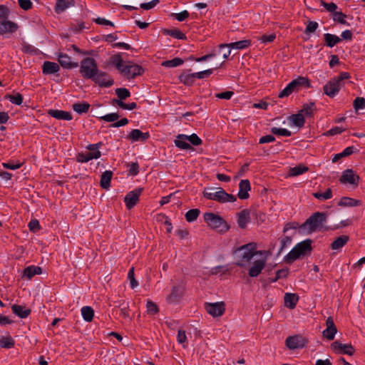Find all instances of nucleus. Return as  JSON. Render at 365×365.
<instances>
[{
    "mask_svg": "<svg viewBox=\"0 0 365 365\" xmlns=\"http://www.w3.org/2000/svg\"><path fill=\"white\" fill-rule=\"evenodd\" d=\"M110 63L118 69L120 73L127 78H133L140 75L142 68L130 61H125L119 54L110 58Z\"/></svg>",
    "mask_w": 365,
    "mask_h": 365,
    "instance_id": "1",
    "label": "nucleus"
},
{
    "mask_svg": "<svg viewBox=\"0 0 365 365\" xmlns=\"http://www.w3.org/2000/svg\"><path fill=\"white\" fill-rule=\"evenodd\" d=\"M259 252L257 250V245L254 242L242 245L235 251V264L241 267H247L248 263L259 255Z\"/></svg>",
    "mask_w": 365,
    "mask_h": 365,
    "instance_id": "2",
    "label": "nucleus"
},
{
    "mask_svg": "<svg viewBox=\"0 0 365 365\" xmlns=\"http://www.w3.org/2000/svg\"><path fill=\"white\" fill-rule=\"evenodd\" d=\"M327 215L323 212H317L312 215L306 222L301 226V229L308 233L315 231L327 230L325 226Z\"/></svg>",
    "mask_w": 365,
    "mask_h": 365,
    "instance_id": "3",
    "label": "nucleus"
},
{
    "mask_svg": "<svg viewBox=\"0 0 365 365\" xmlns=\"http://www.w3.org/2000/svg\"><path fill=\"white\" fill-rule=\"evenodd\" d=\"M205 197L208 200H215L220 202H233L236 201V197L227 193L222 188L208 187L203 192Z\"/></svg>",
    "mask_w": 365,
    "mask_h": 365,
    "instance_id": "4",
    "label": "nucleus"
},
{
    "mask_svg": "<svg viewBox=\"0 0 365 365\" xmlns=\"http://www.w3.org/2000/svg\"><path fill=\"white\" fill-rule=\"evenodd\" d=\"M175 145L180 150H190L191 145L197 146L202 144V140L195 134L187 135L178 134L174 140Z\"/></svg>",
    "mask_w": 365,
    "mask_h": 365,
    "instance_id": "5",
    "label": "nucleus"
},
{
    "mask_svg": "<svg viewBox=\"0 0 365 365\" xmlns=\"http://www.w3.org/2000/svg\"><path fill=\"white\" fill-rule=\"evenodd\" d=\"M267 260V256L265 252H259V255L256 256L248 263V274L250 277H258L264 268Z\"/></svg>",
    "mask_w": 365,
    "mask_h": 365,
    "instance_id": "6",
    "label": "nucleus"
},
{
    "mask_svg": "<svg viewBox=\"0 0 365 365\" xmlns=\"http://www.w3.org/2000/svg\"><path fill=\"white\" fill-rule=\"evenodd\" d=\"M102 143L99 142L94 144H89L86 146L87 152L78 153L76 160L78 163H85L92 160H97L101 158V153L99 150L102 146Z\"/></svg>",
    "mask_w": 365,
    "mask_h": 365,
    "instance_id": "7",
    "label": "nucleus"
},
{
    "mask_svg": "<svg viewBox=\"0 0 365 365\" xmlns=\"http://www.w3.org/2000/svg\"><path fill=\"white\" fill-rule=\"evenodd\" d=\"M98 71L97 63L93 58L87 57L81 61L80 73L84 78L92 79Z\"/></svg>",
    "mask_w": 365,
    "mask_h": 365,
    "instance_id": "8",
    "label": "nucleus"
},
{
    "mask_svg": "<svg viewBox=\"0 0 365 365\" xmlns=\"http://www.w3.org/2000/svg\"><path fill=\"white\" fill-rule=\"evenodd\" d=\"M311 250V241L304 240L295 245L285 256L287 261L293 262L302 256H304Z\"/></svg>",
    "mask_w": 365,
    "mask_h": 365,
    "instance_id": "9",
    "label": "nucleus"
},
{
    "mask_svg": "<svg viewBox=\"0 0 365 365\" xmlns=\"http://www.w3.org/2000/svg\"><path fill=\"white\" fill-rule=\"evenodd\" d=\"M302 86H309L307 78L302 76L297 77L289 83L286 87L279 92L278 97L280 98L287 97L294 91H299Z\"/></svg>",
    "mask_w": 365,
    "mask_h": 365,
    "instance_id": "10",
    "label": "nucleus"
},
{
    "mask_svg": "<svg viewBox=\"0 0 365 365\" xmlns=\"http://www.w3.org/2000/svg\"><path fill=\"white\" fill-rule=\"evenodd\" d=\"M359 176L351 169H346L342 172L339 178L341 184L349 185L353 188L359 185Z\"/></svg>",
    "mask_w": 365,
    "mask_h": 365,
    "instance_id": "11",
    "label": "nucleus"
},
{
    "mask_svg": "<svg viewBox=\"0 0 365 365\" xmlns=\"http://www.w3.org/2000/svg\"><path fill=\"white\" fill-rule=\"evenodd\" d=\"M206 312L212 317H221L225 311V304L223 302L205 303Z\"/></svg>",
    "mask_w": 365,
    "mask_h": 365,
    "instance_id": "12",
    "label": "nucleus"
},
{
    "mask_svg": "<svg viewBox=\"0 0 365 365\" xmlns=\"http://www.w3.org/2000/svg\"><path fill=\"white\" fill-rule=\"evenodd\" d=\"M19 29L16 23L9 20V18L0 21V35L9 36Z\"/></svg>",
    "mask_w": 365,
    "mask_h": 365,
    "instance_id": "13",
    "label": "nucleus"
},
{
    "mask_svg": "<svg viewBox=\"0 0 365 365\" xmlns=\"http://www.w3.org/2000/svg\"><path fill=\"white\" fill-rule=\"evenodd\" d=\"M100 87L108 88L110 87L114 81L110 78L108 74L102 71L98 70L94 78L91 79Z\"/></svg>",
    "mask_w": 365,
    "mask_h": 365,
    "instance_id": "14",
    "label": "nucleus"
},
{
    "mask_svg": "<svg viewBox=\"0 0 365 365\" xmlns=\"http://www.w3.org/2000/svg\"><path fill=\"white\" fill-rule=\"evenodd\" d=\"M306 344V339L299 335L291 336L286 339L287 346L292 350L303 348Z\"/></svg>",
    "mask_w": 365,
    "mask_h": 365,
    "instance_id": "15",
    "label": "nucleus"
},
{
    "mask_svg": "<svg viewBox=\"0 0 365 365\" xmlns=\"http://www.w3.org/2000/svg\"><path fill=\"white\" fill-rule=\"evenodd\" d=\"M141 192V188H136L125 195L124 202L128 209H131L136 205Z\"/></svg>",
    "mask_w": 365,
    "mask_h": 365,
    "instance_id": "16",
    "label": "nucleus"
},
{
    "mask_svg": "<svg viewBox=\"0 0 365 365\" xmlns=\"http://www.w3.org/2000/svg\"><path fill=\"white\" fill-rule=\"evenodd\" d=\"M342 84H339L334 78L331 79L324 86V92L331 98H334L339 92Z\"/></svg>",
    "mask_w": 365,
    "mask_h": 365,
    "instance_id": "17",
    "label": "nucleus"
},
{
    "mask_svg": "<svg viewBox=\"0 0 365 365\" xmlns=\"http://www.w3.org/2000/svg\"><path fill=\"white\" fill-rule=\"evenodd\" d=\"M204 220L209 227L212 229L220 228L225 223L223 219L212 212H207L204 215Z\"/></svg>",
    "mask_w": 365,
    "mask_h": 365,
    "instance_id": "18",
    "label": "nucleus"
},
{
    "mask_svg": "<svg viewBox=\"0 0 365 365\" xmlns=\"http://www.w3.org/2000/svg\"><path fill=\"white\" fill-rule=\"evenodd\" d=\"M331 348L338 354L351 356L354 352V349L350 344H342L339 341L333 342Z\"/></svg>",
    "mask_w": 365,
    "mask_h": 365,
    "instance_id": "19",
    "label": "nucleus"
},
{
    "mask_svg": "<svg viewBox=\"0 0 365 365\" xmlns=\"http://www.w3.org/2000/svg\"><path fill=\"white\" fill-rule=\"evenodd\" d=\"M251 46V41L249 39H244L230 43H222L219 46L220 51H222L225 46H230L232 49L242 50L247 48Z\"/></svg>",
    "mask_w": 365,
    "mask_h": 365,
    "instance_id": "20",
    "label": "nucleus"
},
{
    "mask_svg": "<svg viewBox=\"0 0 365 365\" xmlns=\"http://www.w3.org/2000/svg\"><path fill=\"white\" fill-rule=\"evenodd\" d=\"M327 328L323 331V336L329 340H332L337 331L331 317H328L326 321Z\"/></svg>",
    "mask_w": 365,
    "mask_h": 365,
    "instance_id": "21",
    "label": "nucleus"
},
{
    "mask_svg": "<svg viewBox=\"0 0 365 365\" xmlns=\"http://www.w3.org/2000/svg\"><path fill=\"white\" fill-rule=\"evenodd\" d=\"M57 58L60 65L64 68L70 69L78 66V63H73L71 57L66 53H58Z\"/></svg>",
    "mask_w": 365,
    "mask_h": 365,
    "instance_id": "22",
    "label": "nucleus"
},
{
    "mask_svg": "<svg viewBox=\"0 0 365 365\" xmlns=\"http://www.w3.org/2000/svg\"><path fill=\"white\" fill-rule=\"evenodd\" d=\"M149 136L150 135L148 132L143 133L139 129H133L130 131L127 138L132 142H143L145 141Z\"/></svg>",
    "mask_w": 365,
    "mask_h": 365,
    "instance_id": "23",
    "label": "nucleus"
},
{
    "mask_svg": "<svg viewBox=\"0 0 365 365\" xmlns=\"http://www.w3.org/2000/svg\"><path fill=\"white\" fill-rule=\"evenodd\" d=\"M213 72V69H207L202 71H199L196 73H192L191 74H182L180 76V81L183 82H186V81L191 78H198L202 79L204 78H206L211 75Z\"/></svg>",
    "mask_w": 365,
    "mask_h": 365,
    "instance_id": "24",
    "label": "nucleus"
},
{
    "mask_svg": "<svg viewBox=\"0 0 365 365\" xmlns=\"http://www.w3.org/2000/svg\"><path fill=\"white\" fill-rule=\"evenodd\" d=\"M251 187L248 180H242L239 184V192L238 197L241 200H245L249 197V191H250Z\"/></svg>",
    "mask_w": 365,
    "mask_h": 365,
    "instance_id": "25",
    "label": "nucleus"
},
{
    "mask_svg": "<svg viewBox=\"0 0 365 365\" xmlns=\"http://www.w3.org/2000/svg\"><path fill=\"white\" fill-rule=\"evenodd\" d=\"M60 71L58 63L51 61H44L42 65V72L45 75L56 74Z\"/></svg>",
    "mask_w": 365,
    "mask_h": 365,
    "instance_id": "26",
    "label": "nucleus"
},
{
    "mask_svg": "<svg viewBox=\"0 0 365 365\" xmlns=\"http://www.w3.org/2000/svg\"><path fill=\"white\" fill-rule=\"evenodd\" d=\"M289 124L290 127L300 128L304 124V117L299 112L292 115L289 118Z\"/></svg>",
    "mask_w": 365,
    "mask_h": 365,
    "instance_id": "27",
    "label": "nucleus"
},
{
    "mask_svg": "<svg viewBox=\"0 0 365 365\" xmlns=\"http://www.w3.org/2000/svg\"><path fill=\"white\" fill-rule=\"evenodd\" d=\"M339 207H353L362 205V202L359 200L354 199L349 197H343L338 202Z\"/></svg>",
    "mask_w": 365,
    "mask_h": 365,
    "instance_id": "28",
    "label": "nucleus"
},
{
    "mask_svg": "<svg viewBox=\"0 0 365 365\" xmlns=\"http://www.w3.org/2000/svg\"><path fill=\"white\" fill-rule=\"evenodd\" d=\"M48 114L58 120H70L72 119L71 113L61 110H50Z\"/></svg>",
    "mask_w": 365,
    "mask_h": 365,
    "instance_id": "29",
    "label": "nucleus"
},
{
    "mask_svg": "<svg viewBox=\"0 0 365 365\" xmlns=\"http://www.w3.org/2000/svg\"><path fill=\"white\" fill-rule=\"evenodd\" d=\"M14 314L21 319L26 318L31 313V310L25 306L14 304L11 307Z\"/></svg>",
    "mask_w": 365,
    "mask_h": 365,
    "instance_id": "30",
    "label": "nucleus"
},
{
    "mask_svg": "<svg viewBox=\"0 0 365 365\" xmlns=\"http://www.w3.org/2000/svg\"><path fill=\"white\" fill-rule=\"evenodd\" d=\"M250 220V212L247 210L241 211L238 215L237 223L240 228H245Z\"/></svg>",
    "mask_w": 365,
    "mask_h": 365,
    "instance_id": "31",
    "label": "nucleus"
},
{
    "mask_svg": "<svg viewBox=\"0 0 365 365\" xmlns=\"http://www.w3.org/2000/svg\"><path fill=\"white\" fill-rule=\"evenodd\" d=\"M41 268L38 266H29L24 270L23 277H26L28 279H31L36 274H41Z\"/></svg>",
    "mask_w": 365,
    "mask_h": 365,
    "instance_id": "32",
    "label": "nucleus"
},
{
    "mask_svg": "<svg viewBox=\"0 0 365 365\" xmlns=\"http://www.w3.org/2000/svg\"><path fill=\"white\" fill-rule=\"evenodd\" d=\"M298 296L295 294L286 293L284 295V304L289 309H294L298 302Z\"/></svg>",
    "mask_w": 365,
    "mask_h": 365,
    "instance_id": "33",
    "label": "nucleus"
},
{
    "mask_svg": "<svg viewBox=\"0 0 365 365\" xmlns=\"http://www.w3.org/2000/svg\"><path fill=\"white\" fill-rule=\"evenodd\" d=\"M73 5V0H58L56 4V12L59 14Z\"/></svg>",
    "mask_w": 365,
    "mask_h": 365,
    "instance_id": "34",
    "label": "nucleus"
},
{
    "mask_svg": "<svg viewBox=\"0 0 365 365\" xmlns=\"http://www.w3.org/2000/svg\"><path fill=\"white\" fill-rule=\"evenodd\" d=\"M112 178V172L106 170L103 173L101 178V186L108 190L110 186V180Z\"/></svg>",
    "mask_w": 365,
    "mask_h": 365,
    "instance_id": "35",
    "label": "nucleus"
},
{
    "mask_svg": "<svg viewBox=\"0 0 365 365\" xmlns=\"http://www.w3.org/2000/svg\"><path fill=\"white\" fill-rule=\"evenodd\" d=\"M15 344L14 339L10 335H4L0 336V347L5 349H11Z\"/></svg>",
    "mask_w": 365,
    "mask_h": 365,
    "instance_id": "36",
    "label": "nucleus"
},
{
    "mask_svg": "<svg viewBox=\"0 0 365 365\" xmlns=\"http://www.w3.org/2000/svg\"><path fill=\"white\" fill-rule=\"evenodd\" d=\"M348 240L349 237L346 235H342L339 237L331 243V249L333 250H339L345 245Z\"/></svg>",
    "mask_w": 365,
    "mask_h": 365,
    "instance_id": "37",
    "label": "nucleus"
},
{
    "mask_svg": "<svg viewBox=\"0 0 365 365\" xmlns=\"http://www.w3.org/2000/svg\"><path fill=\"white\" fill-rule=\"evenodd\" d=\"M81 311L82 317L86 322H89L92 321L94 316V311L91 307H83Z\"/></svg>",
    "mask_w": 365,
    "mask_h": 365,
    "instance_id": "38",
    "label": "nucleus"
},
{
    "mask_svg": "<svg viewBox=\"0 0 365 365\" xmlns=\"http://www.w3.org/2000/svg\"><path fill=\"white\" fill-rule=\"evenodd\" d=\"M307 170L308 168L307 166L300 164L291 168L289 173L290 176H298L306 173Z\"/></svg>",
    "mask_w": 365,
    "mask_h": 365,
    "instance_id": "39",
    "label": "nucleus"
},
{
    "mask_svg": "<svg viewBox=\"0 0 365 365\" xmlns=\"http://www.w3.org/2000/svg\"><path fill=\"white\" fill-rule=\"evenodd\" d=\"M324 38L327 45L330 48H332L340 41V38L337 36L331 34H325Z\"/></svg>",
    "mask_w": 365,
    "mask_h": 365,
    "instance_id": "40",
    "label": "nucleus"
},
{
    "mask_svg": "<svg viewBox=\"0 0 365 365\" xmlns=\"http://www.w3.org/2000/svg\"><path fill=\"white\" fill-rule=\"evenodd\" d=\"M73 110L78 113V114H83L88 112L89 109V104L87 103H75L73 105Z\"/></svg>",
    "mask_w": 365,
    "mask_h": 365,
    "instance_id": "41",
    "label": "nucleus"
},
{
    "mask_svg": "<svg viewBox=\"0 0 365 365\" xmlns=\"http://www.w3.org/2000/svg\"><path fill=\"white\" fill-rule=\"evenodd\" d=\"M183 60L180 58H175L171 60L165 61L162 63V66L167 68H174L179 66L183 63Z\"/></svg>",
    "mask_w": 365,
    "mask_h": 365,
    "instance_id": "42",
    "label": "nucleus"
},
{
    "mask_svg": "<svg viewBox=\"0 0 365 365\" xmlns=\"http://www.w3.org/2000/svg\"><path fill=\"white\" fill-rule=\"evenodd\" d=\"M200 210L198 209H192L185 213V219L187 222H194L199 216Z\"/></svg>",
    "mask_w": 365,
    "mask_h": 365,
    "instance_id": "43",
    "label": "nucleus"
},
{
    "mask_svg": "<svg viewBox=\"0 0 365 365\" xmlns=\"http://www.w3.org/2000/svg\"><path fill=\"white\" fill-rule=\"evenodd\" d=\"M271 132L277 135L289 137L292 135L291 131L283 128L273 127L271 128Z\"/></svg>",
    "mask_w": 365,
    "mask_h": 365,
    "instance_id": "44",
    "label": "nucleus"
},
{
    "mask_svg": "<svg viewBox=\"0 0 365 365\" xmlns=\"http://www.w3.org/2000/svg\"><path fill=\"white\" fill-rule=\"evenodd\" d=\"M314 106V103H310L308 104H305L302 110L299 111V113H302V115L305 116H310L312 114L313 108Z\"/></svg>",
    "mask_w": 365,
    "mask_h": 365,
    "instance_id": "45",
    "label": "nucleus"
},
{
    "mask_svg": "<svg viewBox=\"0 0 365 365\" xmlns=\"http://www.w3.org/2000/svg\"><path fill=\"white\" fill-rule=\"evenodd\" d=\"M314 196L321 200H325L331 198L332 193L331 189H327L324 192H315L314 193Z\"/></svg>",
    "mask_w": 365,
    "mask_h": 365,
    "instance_id": "46",
    "label": "nucleus"
},
{
    "mask_svg": "<svg viewBox=\"0 0 365 365\" xmlns=\"http://www.w3.org/2000/svg\"><path fill=\"white\" fill-rule=\"evenodd\" d=\"M115 92V94L117 95L118 98H120V99L125 100L127 98L130 97V91L127 88H116Z\"/></svg>",
    "mask_w": 365,
    "mask_h": 365,
    "instance_id": "47",
    "label": "nucleus"
},
{
    "mask_svg": "<svg viewBox=\"0 0 365 365\" xmlns=\"http://www.w3.org/2000/svg\"><path fill=\"white\" fill-rule=\"evenodd\" d=\"M333 20L334 21L339 22L342 24H345L346 23V16L343 14L341 11H336L332 14Z\"/></svg>",
    "mask_w": 365,
    "mask_h": 365,
    "instance_id": "48",
    "label": "nucleus"
},
{
    "mask_svg": "<svg viewBox=\"0 0 365 365\" xmlns=\"http://www.w3.org/2000/svg\"><path fill=\"white\" fill-rule=\"evenodd\" d=\"M146 311L148 314L154 315L158 312V308L154 302L148 300L146 303Z\"/></svg>",
    "mask_w": 365,
    "mask_h": 365,
    "instance_id": "49",
    "label": "nucleus"
},
{
    "mask_svg": "<svg viewBox=\"0 0 365 365\" xmlns=\"http://www.w3.org/2000/svg\"><path fill=\"white\" fill-rule=\"evenodd\" d=\"M119 118L117 113H111L100 117V119L106 122H113V123Z\"/></svg>",
    "mask_w": 365,
    "mask_h": 365,
    "instance_id": "50",
    "label": "nucleus"
},
{
    "mask_svg": "<svg viewBox=\"0 0 365 365\" xmlns=\"http://www.w3.org/2000/svg\"><path fill=\"white\" fill-rule=\"evenodd\" d=\"M7 98L9 100V101L15 105H21L23 102V98L21 94L16 93L14 95H9Z\"/></svg>",
    "mask_w": 365,
    "mask_h": 365,
    "instance_id": "51",
    "label": "nucleus"
},
{
    "mask_svg": "<svg viewBox=\"0 0 365 365\" xmlns=\"http://www.w3.org/2000/svg\"><path fill=\"white\" fill-rule=\"evenodd\" d=\"M354 108L356 110H361L365 108V99L363 97H357L354 101Z\"/></svg>",
    "mask_w": 365,
    "mask_h": 365,
    "instance_id": "52",
    "label": "nucleus"
},
{
    "mask_svg": "<svg viewBox=\"0 0 365 365\" xmlns=\"http://www.w3.org/2000/svg\"><path fill=\"white\" fill-rule=\"evenodd\" d=\"M276 38V35L274 33H272L270 34H265L262 36L258 38V41H259L262 43L267 44L268 43L272 42Z\"/></svg>",
    "mask_w": 365,
    "mask_h": 365,
    "instance_id": "53",
    "label": "nucleus"
},
{
    "mask_svg": "<svg viewBox=\"0 0 365 365\" xmlns=\"http://www.w3.org/2000/svg\"><path fill=\"white\" fill-rule=\"evenodd\" d=\"M139 172V165L137 163H132L128 166V173L130 175H137Z\"/></svg>",
    "mask_w": 365,
    "mask_h": 365,
    "instance_id": "54",
    "label": "nucleus"
},
{
    "mask_svg": "<svg viewBox=\"0 0 365 365\" xmlns=\"http://www.w3.org/2000/svg\"><path fill=\"white\" fill-rule=\"evenodd\" d=\"M322 6H324L327 11L332 13V14L336 11L338 8L337 5L333 2L326 3L324 1H322Z\"/></svg>",
    "mask_w": 365,
    "mask_h": 365,
    "instance_id": "55",
    "label": "nucleus"
},
{
    "mask_svg": "<svg viewBox=\"0 0 365 365\" xmlns=\"http://www.w3.org/2000/svg\"><path fill=\"white\" fill-rule=\"evenodd\" d=\"M228 271H229V268H228V266H227V265L216 266L215 267H212L211 269L212 274H217L218 273L224 274Z\"/></svg>",
    "mask_w": 365,
    "mask_h": 365,
    "instance_id": "56",
    "label": "nucleus"
},
{
    "mask_svg": "<svg viewBox=\"0 0 365 365\" xmlns=\"http://www.w3.org/2000/svg\"><path fill=\"white\" fill-rule=\"evenodd\" d=\"M1 165L4 168L9 169V170H17L21 166V163H14L13 162L2 163Z\"/></svg>",
    "mask_w": 365,
    "mask_h": 365,
    "instance_id": "57",
    "label": "nucleus"
},
{
    "mask_svg": "<svg viewBox=\"0 0 365 365\" xmlns=\"http://www.w3.org/2000/svg\"><path fill=\"white\" fill-rule=\"evenodd\" d=\"M28 227L31 231L36 232L37 230H38L40 229L39 222L36 219L31 220L29 222Z\"/></svg>",
    "mask_w": 365,
    "mask_h": 365,
    "instance_id": "58",
    "label": "nucleus"
},
{
    "mask_svg": "<svg viewBox=\"0 0 365 365\" xmlns=\"http://www.w3.org/2000/svg\"><path fill=\"white\" fill-rule=\"evenodd\" d=\"M187 336L185 332L182 330H179L177 336V340L179 344H182L183 346H185V343L186 342Z\"/></svg>",
    "mask_w": 365,
    "mask_h": 365,
    "instance_id": "59",
    "label": "nucleus"
},
{
    "mask_svg": "<svg viewBox=\"0 0 365 365\" xmlns=\"http://www.w3.org/2000/svg\"><path fill=\"white\" fill-rule=\"evenodd\" d=\"M158 2V0H153L147 3H142L140 4V7L145 10H149L153 9Z\"/></svg>",
    "mask_w": 365,
    "mask_h": 365,
    "instance_id": "60",
    "label": "nucleus"
},
{
    "mask_svg": "<svg viewBox=\"0 0 365 365\" xmlns=\"http://www.w3.org/2000/svg\"><path fill=\"white\" fill-rule=\"evenodd\" d=\"M318 28V23L316 21H309L308 24L306 27V32L307 33H313Z\"/></svg>",
    "mask_w": 365,
    "mask_h": 365,
    "instance_id": "61",
    "label": "nucleus"
},
{
    "mask_svg": "<svg viewBox=\"0 0 365 365\" xmlns=\"http://www.w3.org/2000/svg\"><path fill=\"white\" fill-rule=\"evenodd\" d=\"M344 130V129L339 126H336L332 128H331L329 130H328L326 133V135H334L337 134H340Z\"/></svg>",
    "mask_w": 365,
    "mask_h": 365,
    "instance_id": "62",
    "label": "nucleus"
},
{
    "mask_svg": "<svg viewBox=\"0 0 365 365\" xmlns=\"http://www.w3.org/2000/svg\"><path fill=\"white\" fill-rule=\"evenodd\" d=\"M233 92L232 91H225V92H222V93H217L216 94V97L217 98H220V99H226V100H229L232 98V96H233Z\"/></svg>",
    "mask_w": 365,
    "mask_h": 365,
    "instance_id": "63",
    "label": "nucleus"
},
{
    "mask_svg": "<svg viewBox=\"0 0 365 365\" xmlns=\"http://www.w3.org/2000/svg\"><path fill=\"white\" fill-rule=\"evenodd\" d=\"M20 7L24 10L31 8L32 3L30 0H18Z\"/></svg>",
    "mask_w": 365,
    "mask_h": 365,
    "instance_id": "64",
    "label": "nucleus"
}]
</instances>
